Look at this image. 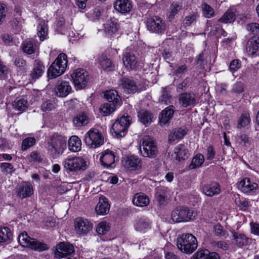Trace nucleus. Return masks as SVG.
<instances>
[{"mask_svg":"<svg viewBox=\"0 0 259 259\" xmlns=\"http://www.w3.org/2000/svg\"><path fill=\"white\" fill-rule=\"evenodd\" d=\"M101 68L105 71H112L114 69L115 66L111 59L105 56H102L99 59Z\"/></svg>","mask_w":259,"mask_h":259,"instance_id":"e433bc0d","label":"nucleus"},{"mask_svg":"<svg viewBox=\"0 0 259 259\" xmlns=\"http://www.w3.org/2000/svg\"><path fill=\"white\" fill-rule=\"evenodd\" d=\"M176 159L179 161L185 160L189 157V153L186 146L183 144H179L174 149Z\"/></svg>","mask_w":259,"mask_h":259,"instance_id":"473e14b6","label":"nucleus"},{"mask_svg":"<svg viewBox=\"0 0 259 259\" xmlns=\"http://www.w3.org/2000/svg\"><path fill=\"white\" fill-rule=\"evenodd\" d=\"M177 246L182 252L190 254L198 247L196 238L191 234H183L177 238Z\"/></svg>","mask_w":259,"mask_h":259,"instance_id":"f03ea898","label":"nucleus"},{"mask_svg":"<svg viewBox=\"0 0 259 259\" xmlns=\"http://www.w3.org/2000/svg\"><path fill=\"white\" fill-rule=\"evenodd\" d=\"M21 48L25 53L31 55L34 53L36 46L32 40H26L22 44Z\"/></svg>","mask_w":259,"mask_h":259,"instance_id":"c03bdc74","label":"nucleus"},{"mask_svg":"<svg viewBox=\"0 0 259 259\" xmlns=\"http://www.w3.org/2000/svg\"><path fill=\"white\" fill-rule=\"evenodd\" d=\"M134 228L137 231L145 233L151 229V223L147 218H138L135 221Z\"/></svg>","mask_w":259,"mask_h":259,"instance_id":"b1692460","label":"nucleus"},{"mask_svg":"<svg viewBox=\"0 0 259 259\" xmlns=\"http://www.w3.org/2000/svg\"><path fill=\"white\" fill-rule=\"evenodd\" d=\"M138 116L141 122L146 126L152 122V114L148 111L141 110L139 111Z\"/></svg>","mask_w":259,"mask_h":259,"instance_id":"de8ad7c7","label":"nucleus"},{"mask_svg":"<svg viewBox=\"0 0 259 259\" xmlns=\"http://www.w3.org/2000/svg\"><path fill=\"white\" fill-rule=\"evenodd\" d=\"M204 161V156L201 154H197L192 159L191 163L189 165L190 169H195L200 167Z\"/></svg>","mask_w":259,"mask_h":259,"instance_id":"09e8293b","label":"nucleus"},{"mask_svg":"<svg viewBox=\"0 0 259 259\" xmlns=\"http://www.w3.org/2000/svg\"><path fill=\"white\" fill-rule=\"evenodd\" d=\"M246 29L250 31L252 34L255 35L259 33V24L256 23H252L248 24Z\"/></svg>","mask_w":259,"mask_h":259,"instance_id":"e2e57ef3","label":"nucleus"},{"mask_svg":"<svg viewBox=\"0 0 259 259\" xmlns=\"http://www.w3.org/2000/svg\"><path fill=\"white\" fill-rule=\"evenodd\" d=\"M68 142V149L70 151L77 152L81 150V142L77 136H71Z\"/></svg>","mask_w":259,"mask_h":259,"instance_id":"72a5a7b5","label":"nucleus"},{"mask_svg":"<svg viewBox=\"0 0 259 259\" xmlns=\"http://www.w3.org/2000/svg\"><path fill=\"white\" fill-rule=\"evenodd\" d=\"M18 241L22 246L30 248L35 251H42L48 248L46 244L41 243L35 239L30 238L25 232L19 235Z\"/></svg>","mask_w":259,"mask_h":259,"instance_id":"423d86ee","label":"nucleus"},{"mask_svg":"<svg viewBox=\"0 0 259 259\" xmlns=\"http://www.w3.org/2000/svg\"><path fill=\"white\" fill-rule=\"evenodd\" d=\"M63 165L66 170L71 172H77L87 168V161L82 157L67 158L64 160Z\"/></svg>","mask_w":259,"mask_h":259,"instance_id":"39448f33","label":"nucleus"},{"mask_svg":"<svg viewBox=\"0 0 259 259\" xmlns=\"http://www.w3.org/2000/svg\"><path fill=\"white\" fill-rule=\"evenodd\" d=\"M174 106H169L161 112L159 117L161 123L166 124L171 119L174 112Z\"/></svg>","mask_w":259,"mask_h":259,"instance_id":"f704fd0d","label":"nucleus"},{"mask_svg":"<svg viewBox=\"0 0 259 259\" xmlns=\"http://www.w3.org/2000/svg\"><path fill=\"white\" fill-rule=\"evenodd\" d=\"M146 27L150 32L160 34L164 33L166 30L165 21L157 16L148 19Z\"/></svg>","mask_w":259,"mask_h":259,"instance_id":"1a4fd4ad","label":"nucleus"},{"mask_svg":"<svg viewBox=\"0 0 259 259\" xmlns=\"http://www.w3.org/2000/svg\"><path fill=\"white\" fill-rule=\"evenodd\" d=\"M251 233L254 235L259 236V224L255 222L250 223Z\"/></svg>","mask_w":259,"mask_h":259,"instance_id":"774afa93","label":"nucleus"},{"mask_svg":"<svg viewBox=\"0 0 259 259\" xmlns=\"http://www.w3.org/2000/svg\"><path fill=\"white\" fill-rule=\"evenodd\" d=\"M179 103L185 108L194 106L197 103L196 96L191 92L182 93L179 95Z\"/></svg>","mask_w":259,"mask_h":259,"instance_id":"a211bd4d","label":"nucleus"},{"mask_svg":"<svg viewBox=\"0 0 259 259\" xmlns=\"http://www.w3.org/2000/svg\"><path fill=\"white\" fill-rule=\"evenodd\" d=\"M36 140L33 137H28L25 138L22 143L21 149L25 151L32 146L35 143Z\"/></svg>","mask_w":259,"mask_h":259,"instance_id":"13d9d810","label":"nucleus"},{"mask_svg":"<svg viewBox=\"0 0 259 259\" xmlns=\"http://www.w3.org/2000/svg\"><path fill=\"white\" fill-rule=\"evenodd\" d=\"M186 134L187 132L185 129L182 128H175L169 134L168 140L170 142H172L176 140H181Z\"/></svg>","mask_w":259,"mask_h":259,"instance_id":"c9c22d12","label":"nucleus"},{"mask_svg":"<svg viewBox=\"0 0 259 259\" xmlns=\"http://www.w3.org/2000/svg\"><path fill=\"white\" fill-rule=\"evenodd\" d=\"M8 68L0 60V79L6 78L8 73Z\"/></svg>","mask_w":259,"mask_h":259,"instance_id":"69168bd1","label":"nucleus"},{"mask_svg":"<svg viewBox=\"0 0 259 259\" xmlns=\"http://www.w3.org/2000/svg\"><path fill=\"white\" fill-rule=\"evenodd\" d=\"M74 226L77 234H85L92 229L93 224L86 219L78 218L75 221Z\"/></svg>","mask_w":259,"mask_h":259,"instance_id":"ddd939ff","label":"nucleus"},{"mask_svg":"<svg viewBox=\"0 0 259 259\" xmlns=\"http://www.w3.org/2000/svg\"><path fill=\"white\" fill-rule=\"evenodd\" d=\"M235 141L240 145L249 147L251 144L252 139L248 135L242 133L236 136Z\"/></svg>","mask_w":259,"mask_h":259,"instance_id":"a19ab883","label":"nucleus"},{"mask_svg":"<svg viewBox=\"0 0 259 259\" xmlns=\"http://www.w3.org/2000/svg\"><path fill=\"white\" fill-rule=\"evenodd\" d=\"M211 245L212 246L219 248L223 251H227L229 249V245L226 241L221 240V241H213L211 242Z\"/></svg>","mask_w":259,"mask_h":259,"instance_id":"4d7b16f0","label":"nucleus"},{"mask_svg":"<svg viewBox=\"0 0 259 259\" xmlns=\"http://www.w3.org/2000/svg\"><path fill=\"white\" fill-rule=\"evenodd\" d=\"M67 141V137L57 133L50 136L46 146L48 153L53 157L62 155L66 149Z\"/></svg>","mask_w":259,"mask_h":259,"instance_id":"f257e3e1","label":"nucleus"},{"mask_svg":"<svg viewBox=\"0 0 259 259\" xmlns=\"http://www.w3.org/2000/svg\"><path fill=\"white\" fill-rule=\"evenodd\" d=\"M117 105H118L110 102L104 103L100 108L101 112L104 116H106L113 112L115 110L116 106Z\"/></svg>","mask_w":259,"mask_h":259,"instance_id":"603ef678","label":"nucleus"},{"mask_svg":"<svg viewBox=\"0 0 259 259\" xmlns=\"http://www.w3.org/2000/svg\"><path fill=\"white\" fill-rule=\"evenodd\" d=\"M45 69V67L40 61L35 60L33 69L30 74L31 79L35 81L42 75Z\"/></svg>","mask_w":259,"mask_h":259,"instance_id":"cd10ccee","label":"nucleus"},{"mask_svg":"<svg viewBox=\"0 0 259 259\" xmlns=\"http://www.w3.org/2000/svg\"><path fill=\"white\" fill-rule=\"evenodd\" d=\"M192 214L193 212L188 207L180 206L172 210L171 217L174 222L180 223L190 221Z\"/></svg>","mask_w":259,"mask_h":259,"instance_id":"9d476101","label":"nucleus"},{"mask_svg":"<svg viewBox=\"0 0 259 259\" xmlns=\"http://www.w3.org/2000/svg\"><path fill=\"white\" fill-rule=\"evenodd\" d=\"M246 50L251 55L259 54V37H253L246 44Z\"/></svg>","mask_w":259,"mask_h":259,"instance_id":"2f4dec72","label":"nucleus"},{"mask_svg":"<svg viewBox=\"0 0 259 259\" xmlns=\"http://www.w3.org/2000/svg\"><path fill=\"white\" fill-rule=\"evenodd\" d=\"M233 241L234 244L238 247L242 248L251 243V239L247 237L244 234L239 232H233Z\"/></svg>","mask_w":259,"mask_h":259,"instance_id":"4be33fe9","label":"nucleus"},{"mask_svg":"<svg viewBox=\"0 0 259 259\" xmlns=\"http://www.w3.org/2000/svg\"><path fill=\"white\" fill-rule=\"evenodd\" d=\"M84 142L88 146L96 148L104 143V139L98 129L91 128L86 133Z\"/></svg>","mask_w":259,"mask_h":259,"instance_id":"6e6552de","label":"nucleus"},{"mask_svg":"<svg viewBox=\"0 0 259 259\" xmlns=\"http://www.w3.org/2000/svg\"><path fill=\"white\" fill-rule=\"evenodd\" d=\"M235 20V14L230 10L227 11L223 16L219 19L220 22L228 23H232Z\"/></svg>","mask_w":259,"mask_h":259,"instance_id":"864d4df0","label":"nucleus"},{"mask_svg":"<svg viewBox=\"0 0 259 259\" xmlns=\"http://www.w3.org/2000/svg\"><path fill=\"white\" fill-rule=\"evenodd\" d=\"M243 91L244 85L241 82H237L234 83L231 90V93L235 95L241 94Z\"/></svg>","mask_w":259,"mask_h":259,"instance_id":"052dcab7","label":"nucleus"},{"mask_svg":"<svg viewBox=\"0 0 259 259\" xmlns=\"http://www.w3.org/2000/svg\"><path fill=\"white\" fill-rule=\"evenodd\" d=\"M122 61L124 66L128 70H135L139 65L138 59L133 53L124 52L122 57Z\"/></svg>","mask_w":259,"mask_h":259,"instance_id":"2eb2a0df","label":"nucleus"},{"mask_svg":"<svg viewBox=\"0 0 259 259\" xmlns=\"http://www.w3.org/2000/svg\"><path fill=\"white\" fill-rule=\"evenodd\" d=\"M57 102L55 99L45 101L41 105V108L43 111L49 112L55 109L57 107Z\"/></svg>","mask_w":259,"mask_h":259,"instance_id":"3c124183","label":"nucleus"},{"mask_svg":"<svg viewBox=\"0 0 259 259\" xmlns=\"http://www.w3.org/2000/svg\"><path fill=\"white\" fill-rule=\"evenodd\" d=\"M71 87L66 81L58 80L55 88V94L60 97H66L71 92Z\"/></svg>","mask_w":259,"mask_h":259,"instance_id":"f3484780","label":"nucleus"},{"mask_svg":"<svg viewBox=\"0 0 259 259\" xmlns=\"http://www.w3.org/2000/svg\"><path fill=\"white\" fill-rule=\"evenodd\" d=\"M110 209V204L107 199L104 196L99 198V202L96 206L95 210L98 214L105 215L107 214Z\"/></svg>","mask_w":259,"mask_h":259,"instance_id":"393cba45","label":"nucleus"},{"mask_svg":"<svg viewBox=\"0 0 259 259\" xmlns=\"http://www.w3.org/2000/svg\"><path fill=\"white\" fill-rule=\"evenodd\" d=\"M105 98L107 100L113 104L119 105L120 101V96L115 90H111L107 91L104 93Z\"/></svg>","mask_w":259,"mask_h":259,"instance_id":"58836bf2","label":"nucleus"},{"mask_svg":"<svg viewBox=\"0 0 259 259\" xmlns=\"http://www.w3.org/2000/svg\"><path fill=\"white\" fill-rule=\"evenodd\" d=\"M74 252V248L72 244L61 242L56 246L54 256L56 258H61L67 257L72 254Z\"/></svg>","mask_w":259,"mask_h":259,"instance_id":"f8f14e48","label":"nucleus"},{"mask_svg":"<svg viewBox=\"0 0 259 259\" xmlns=\"http://www.w3.org/2000/svg\"><path fill=\"white\" fill-rule=\"evenodd\" d=\"M114 7L118 12L127 13L131 11L132 5L129 0H116L114 4Z\"/></svg>","mask_w":259,"mask_h":259,"instance_id":"bb28decb","label":"nucleus"},{"mask_svg":"<svg viewBox=\"0 0 259 259\" xmlns=\"http://www.w3.org/2000/svg\"><path fill=\"white\" fill-rule=\"evenodd\" d=\"M214 235L219 238H227L229 234L226 230L219 224H217L213 227Z\"/></svg>","mask_w":259,"mask_h":259,"instance_id":"49530a36","label":"nucleus"},{"mask_svg":"<svg viewBox=\"0 0 259 259\" xmlns=\"http://www.w3.org/2000/svg\"><path fill=\"white\" fill-rule=\"evenodd\" d=\"M188 67L186 64H183L178 66L176 69H174L172 73L174 75L180 76L184 74L187 71Z\"/></svg>","mask_w":259,"mask_h":259,"instance_id":"680f3d73","label":"nucleus"},{"mask_svg":"<svg viewBox=\"0 0 259 259\" xmlns=\"http://www.w3.org/2000/svg\"><path fill=\"white\" fill-rule=\"evenodd\" d=\"M33 192L32 186L27 182L22 183L19 186L17 191L18 195L22 198L30 196Z\"/></svg>","mask_w":259,"mask_h":259,"instance_id":"c85d7f7f","label":"nucleus"},{"mask_svg":"<svg viewBox=\"0 0 259 259\" xmlns=\"http://www.w3.org/2000/svg\"><path fill=\"white\" fill-rule=\"evenodd\" d=\"M171 98V92L168 88H162L161 91V95L159 99V102L165 104H168L170 103Z\"/></svg>","mask_w":259,"mask_h":259,"instance_id":"8fccbe9b","label":"nucleus"},{"mask_svg":"<svg viewBox=\"0 0 259 259\" xmlns=\"http://www.w3.org/2000/svg\"><path fill=\"white\" fill-rule=\"evenodd\" d=\"M0 168L3 173L7 175L12 174L15 170L12 164L8 162H3L0 165Z\"/></svg>","mask_w":259,"mask_h":259,"instance_id":"6e6d98bb","label":"nucleus"},{"mask_svg":"<svg viewBox=\"0 0 259 259\" xmlns=\"http://www.w3.org/2000/svg\"><path fill=\"white\" fill-rule=\"evenodd\" d=\"M12 239V233L8 227L0 228V243H9Z\"/></svg>","mask_w":259,"mask_h":259,"instance_id":"79ce46f5","label":"nucleus"},{"mask_svg":"<svg viewBox=\"0 0 259 259\" xmlns=\"http://www.w3.org/2000/svg\"><path fill=\"white\" fill-rule=\"evenodd\" d=\"M133 203L138 207L147 206L150 203L149 197L142 193H136L133 198Z\"/></svg>","mask_w":259,"mask_h":259,"instance_id":"c756f323","label":"nucleus"},{"mask_svg":"<svg viewBox=\"0 0 259 259\" xmlns=\"http://www.w3.org/2000/svg\"><path fill=\"white\" fill-rule=\"evenodd\" d=\"M67 66L66 55L64 53L60 54L48 69V76L54 78L62 75L66 70Z\"/></svg>","mask_w":259,"mask_h":259,"instance_id":"7ed1b4c3","label":"nucleus"},{"mask_svg":"<svg viewBox=\"0 0 259 259\" xmlns=\"http://www.w3.org/2000/svg\"><path fill=\"white\" fill-rule=\"evenodd\" d=\"M202 189L204 194L209 197L218 195L221 191L220 186L217 183H212L210 184L205 185Z\"/></svg>","mask_w":259,"mask_h":259,"instance_id":"7c9ffc66","label":"nucleus"},{"mask_svg":"<svg viewBox=\"0 0 259 259\" xmlns=\"http://www.w3.org/2000/svg\"><path fill=\"white\" fill-rule=\"evenodd\" d=\"M169 197V191L167 188L163 186L156 188L155 197L159 205H165L168 202Z\"/></svg>","mask_w":259,"mask_h":259,"instance_id":"4468645a","label":"nucleus"},{"mask_svg":"<svg viewBox=\"0 0 259 259\" xmlns=\"http://www.w3.org/2000/svg\"><path fill=\"white\" fill-rule=\"evenodd\" d=\"M240 67L241 62L237 59L232 60L229 66L230 70L232 72L237 71Z\"/></svg>","mask_w":259,"mask_h":259,"instance_id":"0e129e2a","label":"nucleus"},{"mask_svg":"<svg viewBox=\"0 0 259 259\" xmlns=\"http://www.w3.org/2000/svg\"><path fill=\"white\" fill-rule=\"evenodd\" d=\"M104 26V30L106 34L109 36L115 34L119 28L118 21L115 18L108 20Z\"/></svg>","mask_w":259,"mask_h":259,"instance_id":"5701e85b","label":"nucleus"},{"mask_svg":"<svg viewBox=\"0 0 259 259\" xmlns=\"http://www.w3.org/2000/svg\"><path fill=\"white\" fill-rule=\"evenodd\" d=\"M13 106L16 110L24 112L28 108V104L24 98H17L13 103Z\"/></svg>","mask_w":259,"mask_h":259,"instance_id":"a18cd8bd","label":"nucleus"},{"mask_svg":"<svg viewBox=\"0 0 259 259\" xmlns=\"http://www.w3.org/2000/svg\"><path fill=\"white\" fill-rule=\"evenodd\" d=\"M202 8L205 17L210 18L214 16V10L209 5L204 4L202 5Z\"/></svg>","mask_w":259,"mask_h":259,"instance_id":"bf43d9fd","label":"nucleus"},{"mask_svg":"<svg viewBox=\"0 0 259 259\" xmlns=\"http://www.w3.org/2000/svg\"><path fill=\"white\" fill-rule=\"evenodd\" d=\"M100 160L103 165L108 167L112 166L115 162V154L114 153L107 149L101 153Z\"/></svg>","mask_w":259,"mask_h":259,"instance_id":"412c9836","label":"nucleus"},{"mask_svg":"<svg viewBox=\"0 0 259 259\" xmlns=\"http://www.w3.org/2000/svg\"><path fill=\"white\" fill-rule=\"evenodd\" d=\"M119 87L128 94L135 93L139 91L137 83L129 78L123 77L120 80Z\"/></svg>","mask_w":259,"mask_h":259,"instance_id":"dca6fc26","label":"nucleus"},{"mask_svg":"<svg viewBox=\"0 0 259 259\" xmlns=\"http://www.w3.org/2000/svg\"><path fill=\"white\" fill-rule=\"evenodd\" d=\"M75 87L77 89L84 88L89 80L88 73L82 69H77L71 74Z\"/></svg>","mask_w":259,"mask_h":259,"instance_id":"9b49d317","label":"nucleus"},{"mask_svg":"<svg viewBox=\"0 0 259 259\" xmlns=\"http://www.w3.org/2000/svg\"><path fill=\"white\" fill-rule=\"evenodd\" d=\"M191 259H220V256L217 252H210L207 249H203L196 252Z\"/></svg>","mask_w":259,"mask_h":259,"instance_id":"a878e982","label":"nucleus"},{"mask_svg":"<svg viewBox=\"0 0 259 259\" xmlns=\"http://www.w3.org/2000/svg\"><path fill=\"white\" fill-rule=\"evenodd\" d=\"M14 63L15 66L20 69H24L26 64L25 60L20 57L16 58Z\"/></svg>","mask_w":259,"mask_h":259,"instance_id":"338daca9","label":"nucleus"},{"mask_svg":"<svg viewBox=\"0 0 259 259\" xmlns=\"http://www.w3.org/2000/svg\"><path fill=\"white\" fill-rule=\"evenodd\" d=\"M251 122L250 115L248 113H242L238 120L237 127L238 128H248Z\"/></svg>","mask_w":259,"mask_h":259,"instance_id":"ea45409f","label":"nucleus"},{"mask_svg":"<svg viewBox=\"0 0 259 259\" xmlns=\"http://www.w3.org/2000/svg\"><path fill=\"white\" fill-rule=\"evenodd\" d=\"M90 121L88 114L84 112H80L77 114L73 120L74 124L77 126H84Z\"/></svg>","mask_w":259,"mask_h":259,"instance_id":"4c0bfd02","label":"nucleus"},{"mask_svg":"<svg viewBox=\"0 0 259 259\" xmlns=\"http://www.w3.org/2000/svg\"><path fill=\"white\" fill-rule=\"evenodd\" d=\"M37 35L40 41L44 40L48 35V25L45 20L41 21L37 27Z\"/></svg>","mask_w":259,"mask_h":259,"instance_id":"37998d69","label":"nucleus"},{"mask_svg":"<svg viewBox=\"0 0 259 259\" xmlns=\"http://www.w3.org/2000/svg\"><path fill=\"white\" fill-rule=\"evenodd\" d=\"M110 227V224L109 223L102 222L98 225L96 231L99 234L104 235L109 231Z\"/></svg>","mask_w":259,"mask_h":259,"instance_id":"5fc2aeb1","label":"nucleus"},{"mask_svg":"<svg viewBox=\"0 0 259 259\" xmlns=\"http://www.w3.org/2000/svg\"><path fill=\"white\" fill-rule=\"evenodd\" d=\"M140 151L144 157L151 158L155 157L158 153L155 141L149 136L144 137L140 144Z\"/></svg>","mask_w":259,"mask_h":259,"instance_id":"20e7f679","label":"nucleus"},{"mask_svg":"<svg viewBox=\"0 0 259 259\" xmlns=\"http://www.w3.org/2000/svg\"><path fill=\"white\" fill-rule=\"evenodd\" d=\"M131 117L128 115L123 116L116 119L112 125L111 132L117 138L123 137L131 124Z\"/></svg>","mask_w":259,"mask_h":259,"instance_id":"0eeeda50","label":"nucleus"},{"mask_svg":"<svg viewBox=\"0 0 259 259\" xmlns=\"http://www.w3.org/2000/svg\"><path fill=\"white\" fill-rule=\"evenodd\" d=\"M238 188L242 192L248 193L256 190L258 188V185L252 182L249 178H245L239 183Z\"/></svg>","mask_w":259,"mask_h":259,"instance_id":"aec40b11","label":"nucleus"},{"mask_svg":"<svg viewBox=\"0 0 259 259\" xmlns=\"http://www.w3.org/2000/svg\"><path fill=\"white\" fill-rule=\"evenodd\" d=\"M121 162L123 166L131 170L136 169L141 167L140 159L134 155L123 157Z\"/></svg>","mask_w":259,"mask_h":259,"instance_id":"6ab92c4d","label":"nucleus"}]
</instances>
